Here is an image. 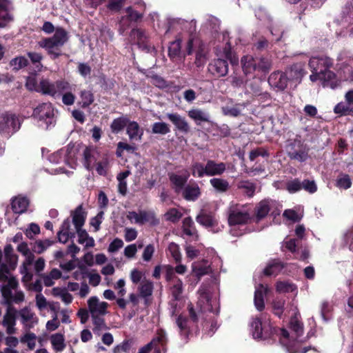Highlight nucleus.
Instances as JSON below:
<instances>
[{"instance_id": "obj_35", "label": "nucleus", "mask_w": 353, "mask_h": 353, "mask_svg": "<svg viewBox=\"0 0 353 353\" xmlns=\"http://www.w3.org/2000/svg\"><path fill=\"white\" fill-rule=\"evenodd\" d=\"M50 341L55 352H61L65 348V337L63 334L56 333L50 336Z\"/></svg>"}, {"instance_id": "obj_13", "label": "nucleus", "mask_w": 353, "mask_h": 353, "mask_svg": "<svg viewBox=\"0 0 353 353\" xmlns=\"http://www.w3.org/2000/svg\"><path fill=\"white\" fill-rule=\"evenodd\" d=\"M250 332L254 339H265L270 336L272 329L268 322L262 323L259 319L255 318L250 323Z\"/></svg>"}, {"instance_id": "obj_5", "label": "nucleus", "mask_w": 353, "mask_h": 353, "mask_svg": "<svg viewBox=\"0 0 353 353\" xmlns=\"http://www.w3.org/2000/svg\"><path fill=\"white\" fill-rule=\"evenodd\" d=\"M250 219V209L248 206L236 205L231 208L228 217L230 234L236 236L242 235L245 230L241 228H243Z\"/></svg>"}, {"instance_id": "obj_55", "label": "nucleus", "mask_w": 353, "mask_h": 353, "mask_svg": "<svg viewBox=\"0 0 353 353\" xmlns=\"http://www.w3.org/2000/svg\"><path fill=\"white\" fill-rule=\"evenodd\" d=\"M37 336L32 332H26L20 339L21 342L26 343L30 350H33L36 346Z\"/></svg>"}, {"instance_id": "obj_53", "label": "nucleus", "mask_w": 353, "mask_h": 353, "mask_svg": "<svg viewBox=\"0 0 353 353\" xmlns=\"http://www.w3.org/2000/svg\"><path fill=\"white\" fill-rule=\"evenodd\" d=\"M146 77L152 84L159 88L162 89L168 86L165 80L157 74H153L152 72H149L147 74Z\"/></svg>"}, {"instance_id": "obj_6", "label": "nucleus", "mask_w": 353, "mask_h": 353, "mask_svg": "<svg viewBox=\"0 0 353 353\" xmlns=\"http://www.w3.org/2000/svg\"><path fill=\"white\" fill-rule=\"evenodd\" d=\"M67 40V32L62 28H58L52 37L42 39L38 44L41 48L46 49L53 59H56L61 54L60 48Z\"/></svg>"}, {"instance_id": "obj_44", "label": "nucleus", "mask_w": 353, "mask_h": 353, "mask_svg": "<svg viewBox=\"0 0 353 353\" xmlns=\"http://www.w3.org/2000/svg\"><path fill=\"white\" fill-rule=\"evenodd\" d=\"M276 290L279 293L295 292L297 294L296 286L289 281H278L276 284Z\"/></svg>"}, {"instance_id": "obj_21", "label": "nucleus", "mask_w": 353, "mask_h": 353, "mask_svg": "<svg viewBox=\"0 0 353 353\" xmlns=\"http://www.w3.org/2000/svg\"><path fill=\"white\" fill-rule=\"evenodd\" d=\"M288 78L285 73L275 72L268 79L270 85L278 90H283L288 85Z\"/></svg>"}, {"instance_id": "obj_46", "label": "nucleus", "mask_w": 353, "mask_h": 353, "mask_svg": "<svg viewBox=\"0 0 353 353\" xmlns=\"http://www.w3.org/2000/svg\"><path fill=\"white\" fill-rule=\"evenodd\" d=\"M99 175L105 176L109 168V159L107 156L101 157L94 166Z\"/></svg>"}, {"instance_id": "obj_17", "label": "nucleus", "mask_w": 353, "mask_h": 353, "mask_svg": "<svg viewBox=\"0 0 353 353\" xmlns=\"http://www.w3.org/2000/svg\"><path fill=\"white\" fill-rule=\"evenodd\" d=\"M88 306L92 316H103L107 313L108 304L94 296L88 300Z\"/></svg>"}, {"instance_id": "obj_42", "label": "nucleus", "mask_w": 353, "mask_h": 353, "mask_svg": "<svg viewBox=\"0 0 353 353\" xmlns=\"http://www.w3.org/2000/svg\"><path fill=\"white\" fill-rule=\"evenodd\" d=\"M283 268V265L279 260L270 261L264 269V274L267 276H276Z\"/></svg>"}, {"instance_id": "obj_62", "label": "nucleus", "mask_w": 353, "mask_h": 353, "mask_svg": "<svg viewBox=\"0 0 353 353\" xmlns=\"http://www.w3.org/2000/svg\"><path fill=\"white\" fill-rule=\"evenodd\" d=\"M176 323L182 334L187 336L189 332L188 321L182 316H179L176 319Z\"/></svg>"}, {"instance_id": "obj_24", "label": "nucleus", "mask_w": 353, "mask_h": 353, "mask_svg": "<svg viewBox=\"0 0 353 353\" xmlns=\"http://www.w3.org/2000/svg\"><path fill=\"white\" fill-rule=\"evenodd\" d=\"M269 288L267 285L259 284L255 286L254 305L257 310L261 311L265 307L264 296L268 292Z\"/></svg>"}, {"instance_id": "obj_26", "label": "nucleus", "mask_w": 353, "mask_h": 353, "mask_svg": "<svg viewBox=\"0 0 353 353\" xmlns=\"http://www.w3.org/2000/svg\"><path fill=\"white\" fill-rule=\"evenodd\" d=\"M83 155L85 160L84 165L88 170L94 169L97 162L101 157L99 152L93 148H86L84 150Z\"/></svg>"}, {"instance_id": "obj_15", "label": "nucleus", "mask_w": 353, "mask_h": 353, "mask_svg": "<svg viewBox=\"0 0 353 353\" xmlns=\"http://www.w3.org/2000/svg\"><path fill=\"white\" fill-rule=\"evenodd\" d=\"M21 121L16 117L15 114L11 112L10 114H2L0 116V131H17L19 129Z\"/></svg>"}, {"instance_id": "obj_10", "label": "nucleus", "mask_w": 353, "mask_h": 353, "mask_svg": "<svg viewBox=\"0 0 353 353\" xmlns=\"http://www.w3.org/2000/svg\"><path fill=\"white\" fill-rule=\"evenodd\" d=\"M186 51L188 54L195 53V63L198 67L203 65L206 61V48L202 41L196 37L190 38L187 43Z\"/></svg>"}, {"instance_id": "obj_50", "label": "nucleus", "mask_w": 353, "mask_h": 353, "mask_svg": "<svg viewBox=\"0 0 353 353\" xmlns=\"http://www.w3.org/2000/svg\"><path fill=\"white\" fill-rule=\"evenodd\" d=\"M94 101V95L90 90H82L80 93L79 103L82 108H87Z\"/></svg>"}, {"instance_id": "obj_4", "label": "nucleus", "mask_w": 353, "mask_h": 353, "mask_svg": "<svg viewBox=\"0 0 353 353\" xmlns=\"http://www.w3.org/2000/svg\"><path fill=\"white\" fill-rule=\"evenodd\" d=\"M0 282L6 283L1 286V294L7 303H21L24 300V294L21 290H16L18 282L12 276L6 265H0Z\"/></svg>"}, {"instance_id": "obj_18", "label": "nucleus", "mask_w": 353, "mask_h": 353, "mask_svg": "<svg viewBox=\"0 0 353 353\" xmlns=\"http://www.w3.org/2000/svg\"><path fill=\"white\" fill-rule=\"evenodd\" d=\"M127 15L122 17L119 21V32L123 34L124 32L130 27V22L137 21L142 18L143 14L132 9L131 7H128L125 9Z\"/></svg>"}, {"instance_id": "obj_36", "label": "nucleus", "mask_w": 353, "mask_h": 353, "mask_svg": "<svg viewBox=\"0 0 353 353\" xmlns=\"http://www.w3.org/2000/svg\"><path fill=\"white\" fill-rule=\"evenodd\" d=\"M72 223L75 227V230L79 229H83L85 221V214L81 206H79L75 209V210L72 213Z\"/></svg>"}, {"instance_id": "obj_43", "label": "nucleus", "mask_w": 353, "mask_h": 353, "mask_svg": "<svg viewBox=\"0 0 353 353\" xmlns=\"http://www.w3.org/2000/svg\"><path fill=\"white\" fill-rule=\"evenodd\" d=\"M336 79L339 81V85L341 81H353L352 68L347 65H344L343 68L339 70L338 75H336Z\"/></svg>"}, {"instance_id": "obj_56", "label": "nucleus", "mask_w": 353, "mask_h": 353, "mask_svg": "<svg viewBox=\"0 0 353 353\" xmlns=\"http://www.w3.org/2000/svg\"><path fill=\"white\" fill-rule=\"evenodd\" d=\"M92 318L94 324L93 332L99 335L103 330L106 329L104 319L101 316H92Z\"/></svg>"}, {"instance_id": "obj_1", "label": "nucleus", "mask_w": 353, "mask_h": 353, "mask_svg": "<svg viewBox=\"0 0 353 353\" xmlns=\"http://www.w3.org/2000/svg\"><path fill=\"white\" fill-rule=\"evenodd\" d=\"M333 65V61L327 56L313 57L310 59L309 67L312 72L310 79L314 82L319 80L323 87L334 89L339 86L336 74L330 70Z\"/></svg>"}, {"instance_id": "obj_31", "label": "nucleus", "mask_w": 353, "mask_h": 353, "mask_svg": "<svg viewBox=\"0 0 353 353\" xmlns=\"http://www.w3.org/2000/svg\"><path fill=\"white\" fill-rule=\"evenodd\" d=\"M210 268L208 262L203 259L192 263V272L199 279L201 276L208 274Z\"/></svg>"}, {"instance_id": "obj_52", "label": "nucleus", "mask_w": 353, "mask_h": 353, "mask_svg": "<svg viewBox=\"0 0 353 353\" xmlns=\"http://www.w3.org/2000/svg\"><path fill=\"white\" fill-rule=\"evenodd\" d=\"M210 183L212 186L219 192H225L229 188L228 182L222 179L213 178L210 180Z\"/></svg>"}, {"instance_id": "obj_61", "label": "nucleus", "mask_w": 353, "mask_h": 353, "mask_svg": "<svg viewBox=\"0 0 353 353\" xmlns=\"http://www.w3.org/2000/svg\"><path fill=\"white\" fill-rule=\"evenodd\" d=\"M168 251L176 263H181L182 255L179 247L174 243H171L168 246Z\"/></svg>"}, {"instance_id": "obj_51", "label": "nucleus", "mask_w": 353, "mask_h": 353, "mask_svg": "<svg viewBox=\"0 0 353 353\" xmlns=\"http://www.w3.org/2000/svg\"><path fill=\"white\" fill-rule=\"evenodd\" d=\"M347 13L345 11L343 12V15L339 23L343 27H347L353 22V8L352 6H348L346 8Z\"/></svg>"}, {"instance_id": "obj_64", "label": "nucleus", "mask_w": 353, "mask_h": 353, "mask_svg": "<svg viewBox=\"0 0 353 353\" xmlns=\"http://www.w3.org/2000/svg\"><path fill=\"white\" fill-rule=\"evenodd\" d=\"M128 120L125 118H119L114 119L111 125V128L113 132H119L124 127H126Z\"/></svg>"}, {"instance_id": "obj_25", "label": "nucleus", "mask_w": 353, "mask_h": 353, "mask_svg": "<svg viewBox=\"0 0 353 353\" xmlns=\"http://www.w3.org/2000/svg\"><path fill=\"white\" fill-rule=\"evenodd\" d=\"M189 176V173L186 170L181 174L177 173H172L170 174V180L176 192H179L184 189V185L186 183Z\"/></svg>"}, {"instance_id": "obj_63", "label": "nucleus", "mask_w": 353, "mask_h": 353, "mask_svg": "<svg viewBox=\"0 0 353 353\" xmlns=\"http://www.w3.org/2000/svg\"><path fill=\"white\" fill-rule=\"evenodd\" d=\"M28 57L30 59L32 63L34 65L36 71H41L43 65L41 63L42 55L40 53L35 52H30L28 53Z\"/></svg>"}, {"instance_id": "obj_60", "label": "nucleus", "mask_w": 353, "mask_h": 353, "mask_svg": "<svg viewBox=\"0 0 353 353\" xmlns=\"http://www.w3.org/2000/svg\"><path fill=\"white\" fill-rule=\"evenodd\" d=\"M352 185V181L349 175L341 174L336 180V186L339 188L347 190Z\"/></svg>"}, {"instance_id": "obj_39", "label": "nucleus", "mask_w": 353, "mask_h": 353, "mask_svg": "<svg viewBox=\"0 0 353 353\" xmlns=\"http://www.w3.org/2000/svg\"><path fill=\"white\" fill-rule=\"evenodd\" d=\"M52 294L60 299L65 305L70 304L73 300L72 295L68 292V289L64 288H54L52 290Z\"/></svg>"}, {"instance_id": "obj_48", "label": "nucleus", "mask_w": 353, "mask_h": 353, "mask_svg": "<svg viewBox=\"0 0 353 353\" xmlns=\"http://www.w3.org/2000/svg\"><path fill=\"white\" fill-rule=\"evenodd\" d=\"M54 241L50 239L36 241L32 246V250L37 254H41L52 245Z\"/></svg>"}, {"instance_id": "obj_33", "label": "nucleus", "mask_w": 353, "mask_h": 353, "mask_svg": "<svg viewBox=\"0 0 353 353\" xmlns=\"http://www.w3.org/2000/svg\"><path fill=\"white\" fill-rule=\"evenodd\" d=\"M126 128L127 134L131 140H141L143 135V130L139 128L137 122L128 121Z\"/></svg>"}, {"instance_id": "obj_28", "label": "nucleus", "mask_w": 353, "mask_h": 353, "mask_svg": "<svg viewBox=\"0 0 353 353\" xmlns=\"http://www.w3.org/2000/svg\"><path fill=\"white\" fill-rule=\"evenodd\" d=\"M12 209L16 214L24 213L29 205V200L26 196H18L12 200Z\"/></svg>"}, {"instance_id": "obj_2", "label": "nucleus", "mask_w": 353, "mask_h": 353, "mask_svg": "<svg viewBox=\"0 0 353 353\" xmlns=\"http://www.w3.org/2000/svg\"><path fill=\"white\" fill-rule=\"evenodd\" d=\"M223 39L222 46H217L216 48V53L219 57L217 59L214 60L208 65L209 72L216 77H224L228 72V65L226 59L230 61L232 64L237 63L238 59L235 56H232L231 51V46L228 32L221 33Z\"/></svg>"}, {"instance_id": "obj_57", "label": "nucleus", "mask_w": 353, "mask_h": 353, "mask_svg": "<svg viewBox=\"0 0 353 353\" xmlns=\"http://www.w3.org/2000/svg\"><path fill=\"white\" fill-rule=\"evenodd\" d=\"M183 230L184 234L188 236H194L196 234V229L194 226V222L190 217H187L183 219Z\"/></svg>"}, {"instance_id": "obj_37", "label": "nucleus", "mask_w": 353, "mask_h": 353, "mask_svg": "<svg viewBox=\"0 0 353 353\" xmlns=\"http://www.w3.org/2000/svg\"><path fill=\"white\" fill-rule=\"evenodd\" d=\"M78 236V243L84 245L85 248H92L94 246V240L90 236L88 233L84 229H79L76 230Z\"/></svg>"}, {"instance_id": "obj_22", "label": "nucleus", "mask_w": 353, "mask_h": 353, "mask_svg": "<svg viewBox=\"0 0 353 353\" xmlns=\"http://www.w3.org/2000/svg\"><path fill=\"white\" fill-rule=\"evenodd\" d=\"M16 310L9 307L3 316L2 325L6 328L8 334H13L16 332Z\"/></svg>"}, {"instance_id": "obj_40", "label": "nucleus", "mask_w": 353, "mask_h": 353, "mask_svg": "<svg viewBox=\"0 0 353 353\" xmlns=\"http://www.w3.org/2000/svg\"><path fill=\"white\" fill-rule=\"evenodd\" d=\"M334 110H353V90L345 94V101L336 104Z\"/></svg>"}, {"instance_id": "obj_47", "label": "nucleus", "mask_w": 353, "mask_h": 353, "mask_svg": "<svg viewBox=\"0 0 353 353\" xmlns=\"http://www.w3.org/2000/svg\"><path fill=\"white\" fill-rule=\"evenodd\" d=\"M170 120L176 125V127L182 131L188 130V125L187 122L176 113L168 114Z\"/></svg>"}, {"instance_id": "obj_30", "label": "nucleus", "mask_w": 353, "mask_h": 353, "mask_svg": "<svg viewBox=\"0 0 353 353\" xmlns=\"http://www.w3.org/2000/svg\"><path fill=\"white\" fill-rule=\"evenodd\" d=\"M11 20L9 1L8 0H0V28L6 26Z\"/></svg>"}, {"instance_id": "obj_58", "label": "nucleus", "mask_w": 353, "mask_h": 353, "mask_svg": "<svg viewBox=\"0 0 353 353\" xmlns=\"http://www.w3.org/2000/svg\"><path fill=\"white\" fill-rule=\"evenodd\" d=\"M255 15L256 18L260 20L264 26L268 23H271L272 18L268 14L267 10L264 8H259L255 11Z\"/></svg>"}, {"instance_id": "obj_3", "label": "nucleus", "mask_w": 353, "mask_h": 353, "mask_svg": "<svg viewBox=\"0 0 353 353\" xmlns=\"http://www.w3.org/2000/svg\"><path fill=\"white\" fill-rule=\"evenodd\" d=\"M290 325V332L285 329L280 330V343L288 353H305L307 348H301L303 342L301 339L303 333L302 324L294 317L291 319Z\"/></svg>"}, {"instance_id": "obj_16", "label": "nucleus", "mask_w": 353, "mask_h": 353, "mask_svg": "<svg viewBox=\"0 0 353 353\" xmlns=\"http://www.w3.org/2000/svg\"><path fill=\"white\" fill-rule=\"evenodd\" d=\"M216 304V300L212 299L206 290L200 289L199 290L197 306L201 312H214L213 307Z\"/></svg>"}, {"instance_id": "obj_7", "label": "nucleus", "mask_w": 353, "mask_h": 353, "mask_svg": "<svg viewBox=\"0 0 353 353\" xmlns=\"http://www.w3.org/2000/svg\"><path fill=\"white\" fill-rule=\"evenodd\" d=\"M39 88V92L54 97L59 96L64 91L71 90L70 83L64 79L52 82L48 79H41Z\"/></svg>"}, {"instance_id": "obj_19", "label": "nucleus", "mask_w": 353, "mask_h": 353, "mask_svg": "<svg viewBox=\"0 0 353 353\" xmlns=\"http://www.w3.org/2000/svg\"><path fill=\"white\" fill-rule=\"evenodd\" d=\"M20 321L26 329L34 327L38 323V317L30 309L24 307L18 312Z\"/></svg>"}, {"instance_id": "obj_45", "label": "nucleus", "mask_w": 353, "mask_h": 353, "mask_svg": "<svg viewBox=\"0 0 353 353\" xmlns=\"http://www.w3.org/2000/svg\"><path fill=\"white\" fill-rule=\"evenodd\" d=\"M171 294L175 301H179L181 299V294L183 291V283L180 279H176L174 281L171 282Z\"/></svg>"}, {"instance_id": "obj_38", "label": "nucleus", "mask_w": 353, "mask_h": 353, "mask_svg": "<svg viewBox=\"0 0 353 353\" xmlns=\"http://www.w3.org/2000/svg\"><path fill=\"white\" fill-rule=\"evenodd\" d=\"M153 288L152 281L144 278L138 287L139 294L141 297L146 299L152 295Z\"/></svg>"}, {"instance_id": "obj_20", "label": "nucleus", "mask_w": 353, "mask_h": 353, "mask_svg": "<svg viewBox=\"0 0 353 353\" xmlns=\"http://www.w3.org/2000/svg\"><path fill=\"white\" fill-rule=\"evenodd\" d=\"M196 219L199 223L213 232H217L223 228V225H219L217 220L212 215L201 213L196 216Z\"/></svg>"}, {"instance_id": "obj_8", "label": "nucleus", "mask_w": 353, "mask_h": 353, "mask_svg": "<svg viewBox=\"0 0 353 353\" xmlns=\"http://www.w3.org/2000/svg\"><path fill=\"white\" fill-rule=\"evenodd\" d=\"M17 250L25 257V259L21 267L20 272L23 275L22 281L25 283L26 285H28V283L32 279V273L30 270V267L33 263L34 255L30 250L28 244L24 242L20 243L18 245Z\"/></svg>"}, {"instance_id": "obj_29", "label": "nucleus", "mask_w": 353, "mask_h": 353, "mask_svg": "<svg viewBox=\"0 0 353 353\" xmlns=\"http://www.w3.org/2000/svg\"><path fill=\"white\" fill-rule=\"evenodd\" d=\"M182 194L187 201H195L201 195L200 188L195 183H190L184 188Z\"/></svg>"}, {"instance_id": "obj_59", "label": "nucleus", "mask_w": 353, "mask_h": 353, "mask_svg": "<svg viewBox=\"0 0 353 353\" xmlns=\"http://www.w3.org/2000/svg\"><path fill=\"white\" fill-rule=\"evenodd\" d=\"M107 8L114 12H119L124 6L126 0H105Z\"/></svg>"}, {"instance_id": "obj_12", "label": "nucleus", "mask_w": 353, "mask_h": 353, "mask_svg": "<svg viewBox=\"0 0 353 353\" xmlns=\"http://www.w3.org/2000/svg\"><path fill=\"white\" fill-rule=\"evenodd\" d=\"M127 219L132 223L138 225H143L145 223H148L152 225H155L159 223V220L156 218L155 214L152 211H130L127 214Z\"/></svg>"}, {"instance_id": "obj_9", "label": "nucleus", "mask_w": 353, "mask_h": 353, "mask_svg": "<svg viewBox=\"0 0 353 353\" xmlns=\"http://www.w3.org/2000/svg\"><path fill=\"white\" fill-rule=\"evenodd\" d=\"M48 160L50 163L54 164H59L63 162L72 170L75 169L77 165L76 150L73 148H63L52 153L49 156Z\"/></svg>"}, {"instance_id": "obj_41", "label": "nucleus", "mask_w": 353, "mask_h": 353, "mask_svg": "<svg viewBox=\"0 0 353 353\" xmlns=\"http://www.w3.org/2000/svg\"><path fill=\"white\" fill-rule=\"evenodd\" d=\"M242 68L244 72L247 74L252 73L256 70V59H254L250 55H246L241 59Z\"/></svg>"}, {"instance_id": "obj_32", "label": "nucleus", "mask_w": 353, "mask_h": 353, "mask_svg": "<svg viewBox=\"0 0 353 353\" xmlns=\"http://www.w3.org/2000/svg\"><path fill=\"white\" fill-rule=\"evenodd\" d=\"M276 205V203L273 201H269L267 200H264L261 201L255 208V214L256 218L259 221L263 218H264L270 212V208L273 206Z\"/></svg>"}, {"instance_id": "obj_27", "label": "nucleus", "mask_w": 353, "mask_h": 353, "mask_svg": "<svg viewBox=\"0 0 353 353\" xmlns=\"http://www.w3.org/2000/svg\"><path fill=\"white\" fill-rule=\"evenodd\" d=\"M207 176H212L222 174L226 170V165L224 163L216 162L214 160H208L205 164Z\"/></svg>"}, {"instance_id": "obj_34", "label": "nucleus", "mask_w": 353, "mask_h": 353, "mask_svg": "<svg viewBox=\"0 0 353 353\" xmlns=\"http://www.w3.org/2000/svg\"><path fill=\"white\" fill-rule=\"evenodd\" d=\"M130 37L132 39L137 41V44L143 48H148L147 46V40L148 35L146 32L141 29L135 28L132 30L130 32Z\"/></svg>"}, {"instance_id": "obj_14", "label": "nucleus", "mask_w": 353, "mask_h": 353, "mask_svg": "<svg viewBox=\"0 0 353 353\" xmlns=\"http://www.w3.org/2000/svg\"><path fill=\"white\" fill-rule=\"evenodd\" d=\"M54 112H33L31 118L39 128L47 130L54 123Z\"/></svg>"}, {"instance_id": "obj_23", "label": "nucleus", "mask_w": 353, "mask_h": 353, "mask_svg": "<svg viewBox=\"0 0 353 353\" xmlns=\"http://www.w3.org/2000/svg\"><path fill=\"white\" fill-rule=\"evenodd\" d=\"M75 232L71 228V223L69 219L64 220L60 230L57 233L58 240L60 243H65L69 239L74 238Z\"/></svg>"}, {"instance_id": "obj_49", "label": "nucleus", "mask_w": 353, "mask_h": 353, "mask_svg": "<svg viewBox=\"0 0 353 353\" xmlns=\"http://www.w3.org/2000/svg\"><path fill=\"white\" fill-rule=\"evenodd\" d=\"M270 31L272 35L274 37V39L276 41H279L282 37L283 31L281 28L280 23L278 21L272 20L271 23H268L265 26Z\"/></svg>"}, {"instance_id": "obj_54", "label": "nucleus", "mask_w": 353, "mask_h": 353, "mask_svg": "<svg viewBox=\"0 0 353 353\" xmlns=\"http://www.w3.org/2000/svg\"><path fill=\"white\" fill-rule=\"evenodd\" d=\"M192 174L195 177L201 178L207 176L206 166L201 163L195 162L192 165Z\"/></svg>"}, {"instance_id": "obj_11", "label": "nucleus", "mask_w": 353, "mask_h": 353, "mask_svg": "<svg viewBox=\"0 0 353 353\" xmlns=\"http://www.w3.org/2000/svg\"><path fill=\"white\" fill-rule=\"evenodd\" d=\"M167 343L166 333L163 330H159L156 336L148 344L141 347L138 353H150L154 350V353H164L166 350Z\"/></svg>"}]
</instances>
